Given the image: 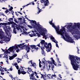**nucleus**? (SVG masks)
I'll list each match as a JSON object with an SVG mask.
<instances>
[{
  "instance_id": "nucleus-64",
  "label": "nucleus",
  "mask_w": 80,
  "mask_h": 80,
  "mask_svg": "<svg viewBox=\"0 0 80 80\" xmlns=\"http://www.w3.org/2000/svg\"><path fill=\"white\" fill-rule=\"evenodd\" d=\"M19 50H20L19 49H17L16 50V52H17V53H18V52H19Z\"/></svg>"
},
{
  "instance_id": "nucleus-42",
  "label": "nucleus",
  "mask_w": 80,
  "mask_h": 80,
  "mask_svg": "<svg viewBox=\"0 0 80 80\" xmlns=\"http://www.w3.org/2000/svg\"><path fill=\"white\" fill-rule=\"evenodd\" d=\"M27 68H28V70H30V71H31V72H33V71H32V69H31V68H30L28 67Z\"/></svg>"
},
{
  "instance_id": "nucleus-63",
  "label": "nucleus",
  "mask_w": 80,
  "mask_h": 80,
  "mask_svg": "<svg viewBox=\"0 0 80 80\" xmlns=\"http://www.w3.org/2000/svg\"><path fill=\"white\" fill-rule=\"evenodd\" d=\"M51 68L52 69V70H53V68H54V65L52 66L51 67Z\"/></svg>"
},
{
  "instance_id": "nucleus-2",
  "label": "nucleus",
  "mask_w": 80,
  "mask_h": 80,
  "mask_svg": "<svg viewBox=\"0 0 80 80\" xmlns=\"http://www.w3.org/2000/svg\"><path fill=\"white\" fill-rule=\"evenodd\" d=\"M3 24L4 25L5 27H3V29L4 30L5 33L6 35V36H8V37H11V35L10 32V31L11 30V28L10 27V26H9V25L8 24L6 23H4ZM8 29L9 30V31Z\"/></svg>"
},
{
  "instance_id": "nucleus-19",
  "label": "nucleus",
  "mask_w": 80,
  "mask_h": 80,
  "mask_svg": "<svg viewBox=\"0 0 80 80\" xmlns=\"http://www.w3.org/2000/svg\"><path fill=\"white\" fill-rule=\"evenodd\" d=\"M4 33V32L2 31V29H0V36H1V35H3Z\"/></svg>"
},
{
  "instance_id": "nucleus-37",
  "label": "nucleus",
  "mask_w": 80,
  "mask_h": 80,
  "mask_svg": "<svg viewBox=\"0 0 80 80\" xmlns=\"http://www.w3.org/2000/svg\"><path fill=\"white\" fill-rule=\"evenodd\" d=\"M48 48V52H50L51 50V49L52 48V44H51V48H50H50Z\"/></svg>"
},
{
  "instance_id": "nucleus-60",
  "label": "nucleus",
  "mask_w": 80,
  "mask_h": 80,
  "mask_svg": "<svg viewBox=\"0 0 80 80\" xmlns=\"http://www.w3.org/2000/svg\"><path fill=\"white\" fill-rule=\"evenodd\" d=\"M53 22V20L52 19V21H50V22H49V23L50 24V23H53V22Z\"/></svg>"
},
{
  "instance_id": "nucleus-22",
  "label": "nucleus",
  "mask_w": 80,
  "mask_h": 80,
  "mask_svg": "<svg viewBox=\"0 0 80 80\" xmlns=\"http://www.w3.org/2000/svg\"><path fill=\"white\" fill-rule=\"evenodd\" d=\"M51 59L52 61V63L54 64V65H55V66H57V65H56V64H55V60H53V58H51Z\"/></svg>"
},
{
  "instance_id": "nucleus-32",
  "label": "nucleus",
  "mask_w": 80,
  "mask_h": 80,
  "mask_svg": "<svg viewBox=\"0 0 80 80\" xmlns=\"http://www.w3.org/2000/svg\"><path fill=\"white\" fill-rule=\"evenodd\" d=\"M34 75H35V74L33 72L31 75H29V77H33V76Z\"/></svg>"
},
{
  "instance_id": "nucleus-6",
  "label": "nucleus",
  "mask_w": 80,
  "mask_h": 80,
  "mask_svg": "<svg viewBox=\"0 0 80 80\" xmlns=\"http://www.w3.org/2000/svg\"><path fill=\"white\" fill-rule=\"evenodd\" d=\"M54 29L56 30L57 33L59 35H60L61 33L62 32H61V30H62V32H63V31L64 32H65V27H62V29H60L59 31V29H60V27H59V25H58V27L56 26Z\"/></svg>"
},
{
  "instance_id": "nucleus-20",
  "label": "nucleus",
  "mask_w": 80,
  "mask_h": 80,
  "mask_svg": "<svg viewBox=\"0 0 80 80\" xmlns=\"http://www.w3.org/2000/svg\"><path fill=\"white\" fill-rule=\"evenodd\" d=\"M25 43H22V44H19V45H17L18 47H19V48H22V45H24V44H25Z\"/></svg>"
},
{
  "instance_id": "nucleus-43",
  "label": "nucleus",
  "mask_w": 80,
  "mask_h": 80,
  "mask_svg": "<svg viewBox=\"0 0 80 80\" xmlns=\"http://www.w3.org/2000/svg\"><path fill=\"white\" fill-rule=\"evenodd\" d=\"M28 27H29V28H32L33 27H32V26L30 25H28Z\"/></svg>"
},
{
  "instance_id": "nucleus-13",
  "label": "nucleus",
  "mask_w": 80,
  "mask_h": 80,
  "mask_svg": "<svg viewBox=\"0 0 80 80\" xmlns=\"http://www.w3.org/2000/svg\"><path fill=\"white\" fill-rule=\"evenodd\" d=\"M4 34H5V33L3 34L2 35H1L0 36V37H1L0 38L1 39H4V40H5L6 38H8V37H7L6 36L4 35Z\"/></svg>"
},
{
  "instance_id": "nucleus-12",
  "label": "nucleus",
  "mask_w": 80,
  "mask_h": 80,
  "mask_svg": "<svg viewBox=\"0 0 80 80\" xmlns=\"http://www.w3.org/2000/svg\"><path fill=\"white\" fill-rule=\"evenodd\" d=\"M16 28L17 30L19 31V30H20V28H24V27L23 26H21L20 25H17V26L16 27Z\"/></svg>"
},
{
  "instance_id": "nucleus-45",
  "label": "nucleus",
  "mask_w": 80,
  "mask_h": 80,
  "mask_svg": "<svg viewBox=\"0 0 80 80\" xmlns=\"http://www.w3.org/2000/svg\"><path fill=\"white\" fill-rule=\"evenodd\" d=\"M47 62L49 63H50V64H52V62H51L50 61H48Z\"/></svg>"
},
{
  "instance_id": "nucleus-55",
  "label": "nucleus",
  "mask_w": 80,
  "mask_h": 80,
  "mask_svg": "<svg viewBox=\"0 0 80 80\" xmlns=\"http://www.w3.org/2000/svg\"><path fill=\"white\" fill-rule=\"evenodd\" d=\"M15 67H16L17 69V70H18V68H19L18 67V66H15Z\"/></svg>"
},
{
  "instance_id": "nucleus-36",
  "label": "nucleus",
  "mask_w": 80,
  "mask_h": 80,
  "mask_svg": "<svg viewBox=\"0 0 80 80\" xmlns=\"http://www.w3.org/2000/svg\"><path fill=\"white\" fill-rule=\"evenodd\" d=\"M41 48V49L42 50V51H44V49H45V48H44V47H40Z\"/></svg>"
},
{
  "instance_id": "nucleus-28",
  "label": "nucleus",
  "mask_w": 80,
  "mask_h": 80,
  "mask_svg": "<svg viewBox=\"0 0 80 80\" xmlns=\"http://www.w3.org/2000/svg\"><path fill=\"white\" fill-rule=\"evenodd\" d=\"M50 25H52V27H53L54 28H55V27H56L55 26V25L53 23H51Z\"/></svg>"
},
{
  "instance_id": "nucleus-33",
  "label": "nucleus",
  "mask_w": 80,
  "mask_h": 80,
  "mask_svg": "<svg viewBox=\"0 0 80 80\" xmlns=\"http://www.w3.org/2000/svg\"><path fill=\"white\" fill-rule=\"evenodd\" d=\"M5 41H6V42H9V41L10 40V38H8H8H6L5 39Z\"/></svg>"
},
{
  "instance_id": "nucleus-53",
  "label": "nucleus",
  "mask_w": 80,
  "mask_h": 80,
  "mask_svg": "<svg viewBox=\"0 0 80 80\" xmlns=\"http://www.w3.org/2000/svg\"><path fill=\"white\" fill-rule=\"evenodd\" d=\"M15 47V48H16V49H18V45H16Z\"/></svg>"
},
{
  "instance_id": "nucleus-38",
  "label": "nucleus",
  "mask_w": 80,
  "mask_h": 80,
  "mask_svg": "<svg viewBox=\"0 0 80 80\" xmlns=\"http://www.w3.org/2000/svg\"><path fill=\"white\" fill-rule=\"evenodd\" d=\"M17 56V54H15L13 55V56H12L13 58H14L15 57H16Z\"/></svg>"
},
{
  "instance_id": "nucleus-41",
  "label": "nucleus",
  "mask_w": 80,
  "mask_h": 80,
  "mask_svg": "<svg viewBox=\"0 0 80 80\" xmlns=\"http://www.w3.org/2000/svg\"><path fill=\"white\" fill-rule=\"evenodd\" d=\"M1 15H3V16L4 17V16H5V17H6V20H7V16H5V15H4V14H3V13H1Z\"/></svg>"
},
{
  "instance_id": "nucleus-47",
  "label": "nucleus",
  "mask_w": 80,
  "mask_h": 80,
  "mask_svg": "<svg viewBox=\"0 0 80 80\" xmlns=\"http://www.w3.org/2000/svg\"><path fill=\"white\" fill-rule=\"evenodd\" d=\"M0 71L1 72H4V70H3V69L2 68H1V69H0Z\"/></svg>"
},
{
  "instance_id": "nucleus-4",
  "label": "nucleus",
  "mask_w": 80,
  "mask_h": 80,
  "mask_svg": "<svg viewBox=\"0 0 80 80\" xmlns=\"http://www.w3.org/2000/svg\"><path fill=\"white\" fill-rule=\"evenodd\" d=\"M71 63L77 62V63H80V58L77 56H74L72 55H70Z\"/></svg>"
},
{
  "instance_id": "nucleus-57",
  "label": "nucleus",
  "mask_w": 80,
  "mask_h": 80,
  "mask_svg": "<svg viewBox=\"0 0 80 80\" xmlns=\"http://www.w3.org/2000/svg\"><path fill=\"white\" fill-rule=\"evenodd\" d=\"M4 58H7V59H8V58L7 55H6V56H5V57H4Z\"/></svg>"
},
{
  "instance_id": "nucleus-39",
  "label": "nucleus",
  "mask_w": 80,
  "mask_h": 80,
  "mask_svg": "<svg viewBox=\"0 0 80 80\" xmlns=\"http://www.w3.org/2000/svg\"><path fill=\"white\" fill-rule=\"evenodd\" d=\"M42 77L44 80H46V79L44 77V75L43 74L42 75Z\"/></svg>"
},
{
  "instance_id": "nucleus-23",
  "label": "nucleus",
  "mask_w": 80,
  "mask_h": 80,
  "mask_svg": "<svg viewBox=\"0 0 80 80\" xmlns=\"http://www.w3.org/2000/svg\"><path fill=\"white\" fill-rule=\"evenodd\" d=\"M29 35L31 37H34L35 36H36V34H29Z\"/></svg>"
},
{
  "instance_id": "nucleus-50",
  "label": "nucleus",
  "mask_w": 80,
  "mask_h": 80,
  "mask_svg": "<svg viewBox=\"0 0 80 80\" xmlns=\"http://www.w3.org/2000/svg\"><path fill=\"white\" fill-rule=\"evenodd\" d=\"M10 71H12L13 69H12V66H11L10 68H9Z\"/></svg>"
},
{
  "instance_id": "nucleus-18",
  "label": "nucleus",
  "mask_w": 80,
  "mask_h": 80,
  "mask_svg": "<svg viewBox=\"0 0 80 80\" xmlns=\"http://www.w3.org/2000/svg\"><path fill=\"white\" fill-rule=\"evenodd\" d=\"M38 29H39L40 30L41 32H42H42H43L44 31V29L42 28V27L38 26Z\"/></svg>"
},
{
  "instance_id": "nucleus-59",
  "label": "nucleus",
  "mask_w": 80,
  "mask_h": 80,
  "mask_svg": "<svg viewBox=\"0 0 80 80\" xmlns=\"http://www.w3.org/2000/svg\"><path fill=\"white\" fill-rule=\"evenodd\" d=\"M34 49H35L36 50H38V47L37 48L36 47H35Z\"/></svg>"
},
{
  "instance_id": "nucleus-25",
  "label": "nucleus",
  "mask_w": 80,
  "mask_h": 80,
  "mask_svg": "<svg viewBox=\"0 0 80 80\" xmlns=\"http://www.w3.org/2000/svg\"><path fill=\"white\" fill-rule=\"evenodd\" d=\"M56 56L57 57V58L58 60V61L59 63H60V61H59V60H60V59L58 58V55H57V54H56Z\"/></svg>"
},
{
  "instance_id": "nucleus-44",
  "label": "nucleus",
  "mask_w": 80,
  "mask_h": 80,
  "mask_svg": "<svg viewBox=\"0 0 80 80\" xmlns=\"http://www.w3.org/2000/svg\"><path fill=\"white\" fill-rule=\"evenodd\" d=\"M56 76V75H52V76H51V78H53V77H55Z\"/></svg>"
},
{
  "instance_id": "nucleus-62",
  "label": "nucleus",
  "mask_w": 80,
  "mask_h": 80,
  "mask_svg": "<svg viewBox=\"0 0 80 80\" xmlns=\"http://www.w3.org/2000/svg\"><path fill=\"white\" fill-rule=\"evenodd\" d=\"M30 5V3H29L28 4H27V5H26V6H23V7H26V6H28V5Z\"/></svg>"
},
{
  "instance_id": "nucleus-15",
  "label": "nucleus",
  "mask_w": 80,
  "mask_h": 80,
  "mask_svg": "<svg viewBox=\"0 0 80 80\" xmlns=\"http://www.w3.org/2000/svg\"><path fill=\"white\" fill-rule=\"evenodd\" d=\"M31 63V65H32V67H36V63H33L32 62V61H30L28 62V64H30V63Z\"/></svg>"
},
{
  "instance_id": "nucleus-40",
  "label": "nucleus",
  "mask_w": 80,
  "mask_h": 80,
  "mask_svg": "<svg viewBox=\"0 0 80 80\" xmlns=\"http://www.w3.org/2000/svg\"><path fill=\"white\" fill-rule=\"evenodd\" d=\"M35 78L34 77H30V79H31V80H35Z\"/></svg>"
},
{
  "instance_id": "nucleus-16",
  "label": "nucleus",
  "mask_w": 80,
  "mask_h": 80,
  "mask_svg": "<svg viewBox=\"0 0 80 80\" xmlns=\"http://www.w3.org/2000/svg\"><path fill=\"white\" fill-rule=\"evenodd\" d=\"M67 29L68 30V32H70V25H66L64 27H67Z\"/></svg>"
},
{
  "instance_id": "nucleus-14",
  "label": "nucleus",
  "mask_w": 80,
  "mask_h": 80,
  "mask_svg": "<svg viewBox=\"0 0 80 80\" xmlns=\"http://www.w3.org/2000/svg\"><path fill=\"white\" fill-rule=\"evenodd\" d=\"M29 21H30L31 22V23H33L32 24H34V25H37V26H38V24L37 23V22H36L35 21L33 20H30V19H29Z\"/></svg>"
},
{
  "instance_id": "nucleus-35",
  "label": "nucleus",
  "mask_w": 80,
  "mask_h": 80,
  "mask_svg": "<svg viewBox=\"0 0 80 80\" xmlns=\"http://www.w3.org/2000/svg\"><path fill=\"white\" fill-rule=\"evenodd\" d=\"M9 59L10 60H12V59H13V56H9Z\"/></svg>"
},
{
  "instance_id": "nucleus-26",
  "label": "nucleus",
  "mask_w": 80,
  "mask_h": 80,
  "mask_svg": "<svg viewBox=\"0 0 80 80\" xmlns=\"http://www.w3.org/2000/svg\"><path fill=\"white\" fill-rule=\"evenodd\" d=\"M28 46V45H27V44L24 45L23 46H21V48H24V47H25L26 48H27Z\"/></svg>"
},
{
  "instance_id": "nucleus-9",
  "label": "nucleus",
  "mask_w": 80,
  "mask_h": 80,
  "mask_svg": "<svg viewBox=\"0 0 80 80\" xmlns=\"http://www.w3.org/2000/svg\"><path fill=\"white\" fill-rule=\"evenodd\" d=\"M51 40H52V42L56 43V47L58 48H59V46H58V44L57 43H58V42H57V41H56V40L55 39V38H54L53 37V36H52L51 37Z\"/></svg>"
},
{
  "instance_id": "nucleus-3",
  "label": "nucleus",
  "mask_w": 80,
  "mask_h": 80,
  "mask_svg": "<svg viewBox=\"0 0 80 80\" xmlns=\"http://www.w3.org/2000/svg\"><path fill=\"white\" fill-rule=\"evenodd\" d=\"M62 31V30H61V32H62L60 34V35L62 36L63 38L65 41L70 42V37L69 36L68 34L66 31L64 32Z\"/></svg>"
},
{
  "instance_id": "nucleus-11",
  "label": "nucleus",
  "mask_w": 80,
  "mask_h": 80,
  "mask_svg": "<svg viewBox=\"0 0 80 80\" xmlns=\"http://www.w3.org/2000/svg\"><path fill=\"white\" fill-rule=\"evenodd\" d=\"M32 27H33V28L34 29V31H32L31 32H32V33H33L34 32H37V31H36V30L35 29V28H37V25H34V24H32Z\"/></svg>"
},
{
  "instance_id": "nucleus-48",
  "label": "nucleus",
  "mask_w": 80,
  "mask_h": 80,
  "mask_svg": "<svg viewBox=\"0 0 80 80\" xmlns=\"http://www.w3.org/2000/svg\"><path fill=\"white\" fill-rule=\"evenodd\" d=\"M51 75V74H48L47 75V77H48V78H50V76Z\"/></svg>"
},
{
  "instance_id": "nucleus-54",
  "label": "nucleus",
  "mask_w": 80,
  "mask_h": 80,
  "mask_svg": "<svg viewBox=\"0 0 80 80\" xmlns=\"http://www.w3.org/2000/svg\"><path fill=\"white\" fill-rule=\"evenodd\" d=\"M14 21L15 22L18 23V22H17V19H14Z\"/></svg>"
},
{
  "instance_id": "nucleus-51",
  "label": "nucleus",
  "mask_w": 80,
  "mask_h": 80,
  "mask_svg": "<svg viewBox=\"0 0 80 80\" xmlns=\"http://www.w3.org/2000/svg\"><path fill=\"white\" fill-rule=\"evenodd\" d=\"M79 51H80V50L78 49V48L77 53L78 54H80V52H79Z\"/></svg>"
},
{
  "instance_id": "nucleus-52",
  "label": "nucleus",
  "mask_w": 80,
  "mask_h": 80,
  "mask_svg": "<svg viewBox=\"0 0 80 80\" xmlns=\"http://www.w3.org/2000/svg\"><path fill=\"white\" fill-rule=\"evenodd\" d=\"M5 2V0H0V2L2 3V2Z\"/></svg>"
},
{
  "instance_id": "nucleus-21",
  "label": "nucleus",
  "mask_w": 80,
  "mask_h": 80,
  "mask_svg": "<svg viewBox=\"0 0 80 80\" xmlns=\"http://www.w3.org/2000/svg\"><path fill=\"white\" fill-rule=\"evenodd\" d=\"M29 47L32 48V49H35V48L36 46L35 45H31L29 46Z\"/></svg>"
},
{
  "instance_id": "nucleus-7",
  "label": "nucleus",
  "mask_w": 80,
  "mask_h": 80,
  "mask_svg": "<svg viewBox=\"0 0 80 80\" xmlns=\"http://www.w3.org/2000/svg\"><path fill=\"white\" fill-rule=\"evenodd\" d=\"M71 63L72 65L74 70H78V69L79 68V65L77 63V62H74Z\"/></svg>"
},
{
  "instance_id": "nucleus-58",
  "label": "nucleus",
  "mask_w": 80,
  "mask_h": 80,
  "mask_svg": "<svg viewBox=\"0 0 80 80\" xmlns=\"http://www.w3.org/2000/svg\"><path fill=\"white\" fill-rule=\"evenodd\" d=\"M41 10L42 9H40L38 12H37V13L38 14L39 13H40L42 11H41Z\"/></svg>"
},
{
  "instance_id": "nucleus-30",
  "label": "nucleus",
  "mask_w": 80,
  "mask_h": 80,
  "mask_svg": "<svg viewBox=\"0 0 80 80\" xmlns=\"http://www.w3.org/2000/svg\"><path fill=\"white\" fill-rule=\"evenodd\" d=\"M42 55H43L44 56H45V51H42Z\"/></svg>"
},
{
  "instance_id": "nucleus-34",
  "label": "nucleus",
  "mask_w": 80,
  "mask_h": 80,
  "mask_svg": "<svg viewBox=\"0 0 80 80\" xmlns=\"http://www.w3.org/2000/svg\"><path fill=\"white\" fill-rule=\"evenodd\" d=\"M74 41L73 39H72V38L70 37V43H74Z\"/></svg>"
},
{
  "instance_id": "nucleus-29",
  "label": "nucleus",
  "mask_w": 80,
  "mask_h": 80,
  "mask_svg": "<svg viewBox=\"0 0 80 80\" xmlns=\"http://www.w3.org/2000/svg\"><path fill=\"white\" fill-rule=\"evenodd\" d=\"M18 75H20L22 73V70L21 71L20 69H18Z\"/></svg>"
},
{
  "instance_id": "nucleus-56",
  "label": "nucleus",
  "mask_w": 80,
  "mask_h": 80,
  "mask_svg": "<svg viewBox=\"0 0 80 80\" xmlns=\"http://www.w3.org/2000/svg\"><path fill=\"white\" fill-rule=\"evenodd\" d=\"M26 49H28V50H30V48L29 47V46H27V48H26Z\"/></svg>"
},
{
  "instance_id": "nucleus-17",
  "label": "nucleus",
  "mask_w": 80,
  "mask_h": 80,
  "mask_svg": "<svg viewBox=\"0 0 80 80\" xmlns=\"http://www.w3.org/2000/svg\"><path fill=\"white\" fill-rule=\"evenodd\" d=\"M8 25H10L11 24V25H12V26L13 27H15V25H17V24L15 22H8Z\"/></svg>"
},
{
  "instance_id": "nucleus-5",
  "label": "nucleus",
  "mask_w": 80,
  "mask_h": 80,
  "mask_svg": "<svg viewBox=\"0 0 80 80\" xmlns=\"http://www.w3.org/2000/svg\"><path fill=\"white\" fill-rule=\"evenodd\" d=\"M45 42V41L44 40H42L40 42V43L41 45H44V47L46 48V49H47V48H50H50H51L52 44H51V43H49L48 44L47 42Z\"/></svg>"
},
{
  "instance_id": "nucleus-10",
  "label": "nucleus",
  "mask_w": 80,
  "mask_h": 80,
  "mask_svg": "<svg viewBox=\"0 0 80 80\" xmlns=\"http://www.w3.org/2000/svg\"><path fill=\"white\" fill-rule=\"evenodd\" d=\"M14 48L15 49V50H16V49L15 48V46H12V47H10V48L8 49V50H9V51H10V52H13V53H14V52H15V51H13V50H14Z\"/></svg>"
},
{
  "instance_id": "nucleus-49",
  "label": "nucleus",
  "mask_w": 80,
  "mask_h": 80,
  "mask_svg": "<svg viewBox=\"0 0 80 80\" xmlns=\"http://www.w3.org/2000/svg\"><path fill=\"white\" fill-rule=\"evenodd\" d=\"M11 12L12 13V15H14V14L13 13H14V12H13V11L12 10L11 11Z\"/></svg>"
},
{
  "instance_id": "nucleus-27",
  "label": "nucleus",
  "mask_w": 80,
  "mask_h": 80,
  "mask_svg": "<svg viewBox=\"0 0 80 80\" xmlns=\"http://www.w3.org/2000/svg\"><path fill=\"white\" fill-rule=\"evenodd\" d=\"M21 73L22 74L24 75L25 74H26V73H27V72H25L24 70H21Z\"/></svg>"
},
{
  "instance_id": "nucleus-46",
  "label": "nucleus",
  "mask_w": 80,
  "mask_h": 80,
  "mask_svg": "<svg viewBox=\"0 0 80 80\" xmlns=\"http://www.w3.org/2000/svg\"><path fill=\"white\" fill-rule=\"evenodd\" d=\"M42 36L45 35V33L44 32H42Z\"/></svg>"
},
{
  "instance_id": "nucleus-61",
  "label": "nucleus",
  "mask_w": 80,
  "mask_h": 80,
  "mask_svg": "<svg viewBox=\"0 0 80 80\" xmlns=\"http://www.w3.org/2000/svg\"><path fill=\"white\" fill-rule=\"evenodd\" d=\"M5 53H8V50L5 51Z\"/></svg>"
},
{
  "instance_id": "nucleus-24",
  "label": "nucleus",
  "mask_w": 80,
  "mask_h": 80,
  "mask_svg": "<svg viewBox=\"0 0 80 80\" xmlns=\"http://www.w3.org/2000/svg\"><path fill=\"white\" fill-rule=\"evenodd\" d=\"M13 32L15 34H16V33H17V28H16L15 27L14 28V29H13Z\"/></svg>"
},
{
  "instance_id": "nucleus-31",
  "label": "nucleus",
  "mask_w": 80,
  "mask_h": 80,
  "mask_svg": "<svg viewBox=\"0 0 80 80\" xmlns=\"http://www.w3.org/2000/svg\"><path fill=\"white\" fill-rule=\"evenodd\" d=\"M13 18H10L8 20L10 22H12V21H13Z\"/></svg>"
},
{
  "instance_id": "nucleus-1",
  "label": "nucleus",
  "mask_w": 80,
  "mask_h": 80,
  "mask_svg": "<svg viewBox=\"0 0 80 80\" xmlns=\"http://www.w3.org/2000/svg\"><path fill=\"white\" fill-rule=\"evenodd\" d=\"M74 25L71 28L70 32L73 35V37L76 40H78V38H80V31L78 28L80 29V26L78 23H74Z\"/></svg>"
},
{
  "instance_id": "nucleus-8",
  "label": "nucleus",
  "mask_w": 80,
  "mask_h": 80,
  "mask_svg": "<svg viewBox=\"0 0 80 80\" xmlns=\"http://www.w3.org/2000/svg\"><path fill=\"white\" fill-rule=\"evenodd\" d=\"M40 2L41 3H44V6H48L49 4V1L48 0H40Z\"/></svg>"
}]
</instances>
